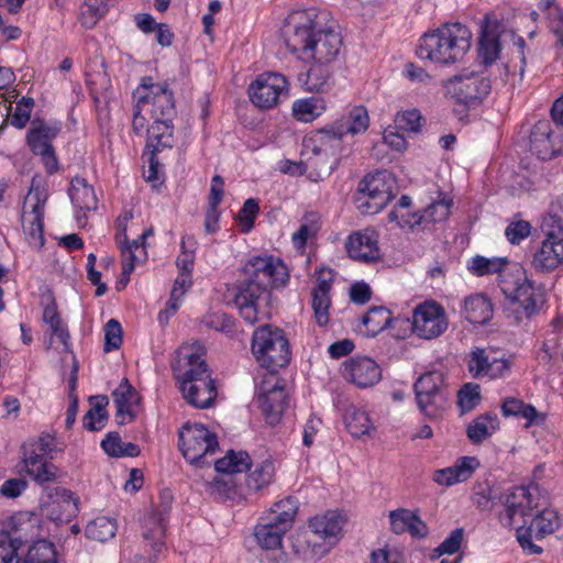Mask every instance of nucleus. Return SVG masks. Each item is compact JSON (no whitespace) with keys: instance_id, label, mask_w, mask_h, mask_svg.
Returning a JSON list of instances; mask_svg holds the SVG:
<instances>
[{"instance_id":"nucleus-8","label":"nucleus","mask_w":563,"mask_h":563,"mask_svg":"<svg viewBox=\"0 0 563 563\" xmlns=\"http://www.w3.org/2000/svg\"><path fill=\"white\" fill-rule=\"evenodd\" d=\"M499 287L514 312L527 318L538 313L545 301L543 286L529 279L521 267H514L503 276Z\"/></svg>"},{"instance_id":"nucleus-18","label":"nucleus","mask_w":563,"mask_h":563,"mask_svg":"<svg viewBox=\"0 0 563 563\" xmlns=\"http://www.w3.org/2000/svg\"><path fill=\"white\" fill-rule=\"evenodd\" d=\"M512 365V355L493 347H477L470 355L468 371L474 378L495 380L507 377Z\"/></svg>"},{"instance_id":"nucleus-43","label":"nucleus","mask_w":563,"mask_h":563,"mask_svg":"<svg viewBox=\"0 0 563 563\" xmlns=\"http://www.w3.org/2000/svg\"><path fill=\"white\" fill-rule=\"evenodd\" d=\"M277 468V462L272 457L253 464L246 477L247 490L260 492L268 487L274 482Z\"/></svg>"},{"instance_id":"nucleus-64","label":"nucleus","mask_w":563,"mask_h":563,"mask_svg":"<svg viewBox=\"0 0 563 563\" xmlns=\"http://www.w3.org/2000/svg\"><path fill=\"white\" fill-rule=\"evenodd\" d=\"M479 386L466 384L459 393V405L463 412L474 409L479 402Z\"/></svg>"},{"instance_id":"nucleus-16","label":"nucleus","mask_w":563,"mask_h":563,"mask_svg":"<svg viewBox=\"0 0 563 563\" xmlns=\"http://www.w3.org/2000/svg\"><path fill=\"white\" fill-rule=\"evenodd\" d=\"M178 438L179 450L190 464H208V457L218 449L216 434L201 423H185L179 430Z\"/></svg>"},{"instance_id":"nucleus-26","label":"nucleus","mask_w":563,"mask_h":563,"mask_svg":"<svg viewBox=\"0 0 563 563\" xmlns=\"http://www.w3.org/2000/svg\"><path fill=\"white\" fill-rule=\"evenodd\" d=\"M342 375L358 388H369L382 379V368L371 357L353 356L342 364Z\"/></svg>"},{"instance_id":"nucleus-60","label":"nucleus","mask_w":563,"mask_h":563,"mask_svg":"<svg viewBox=\"0 0 563 563\" xmlns=\"http://www.w3.org/2000/svg\"><path fill=\"white\" fill-rule=\"evenodd\" d=\"M34 107V100L29 97L21 98L14 108L12 113L11 123L18 129H22L26 125L31 118L32 109Z\"/></svg>"},{"instance_id":"nucleus-9","label":"nucleus","mask_w":563,"mask_h":563,"mask_svg":"<svg viewBox=\"0 0 563 563\" xmlns=\"http://www.w3.org/2000/svg\"><path fill=\"white\" fill-rule=\"evenodd\" d=\"M133 219L132 209L124 208L115 221V242L121 252L122 263L120 284L123 286L129 283L135 267L146 262V240L154 234L153 229L147 228L136 239L129 241L128 231L133 227Z\"/></svg>"},{"instance_id":"nucleus-3","label":"nucleus","mask_w":563,"mask_h":563,"mask_svg":"<svg viewBox=\"0 0 563 563\" xmlns=\"http://www.w3.org/2000/svg\"><path fill=\"white\" fill-rule=\"evenodd\" d=\"M244 285L234 298L241 317L254 324L266 316L269 288L283 287L289 279L287 266L280 258L265 255L253 256L242 268Z\"/></svg>"},{"instance_id":"nucleus-46","label":"nucleus","mask_w":563,"mask_h":563,"mask_svg":"<svg viewBox=\"0 0 563 563\" xmlns=\"http://www.w3.org/2000/svg\"><path fill=\"white\" fill-rule=\"evenodd\" d=\"M298 511V500L294 497H286L277 503L263 516L269 522L278 526L282 530L288 531L294 523Z\"/></svg>"},{"instance_id":"nucleus-6","label":"nucleus","mask_w":563,"mask_h":563,"mask_svg":"<svg viewBox=\"0 0 563 563\" xmlns=\"http://www.w3.org/2000/svg\"><path fill=\"white\" fill-rule=\"evenodd\" d=\"M472 45V32L461 23H445L423 34L417 55L430 63L450 66L461 62Z\"/></svg>"},{"instance_id":"nucleus-52","label":"nucleus","mask_w":563,"mask_h":563,"mask_svg":"<svg viewBox=\"0 0 563 563\" xmlns=\"http://www.w3.org/2000/svg\"><path fill=\"white\" fill-rule=\"evenodd\" d=\"M91 408L84 417V426L90 431L101 430L108 420L106 407L109 400L106 396H95L90 398Z\"/></svg>"},{"instance_id":"nucleus-10","label":"nucleus","mask_w":563,"mask_h":563,"mask_svg":"<svg viewBox=\"0 0 563 563\" xmlns=\"http://www.w3.org/2000/svg\"><path fill=\"white\" fill-rule=\"evenodd\" d=\"M347 516L341 510H327L317 514L308 521V531L318 541H307L308 550L303 553L305 560L317 561L325 556L343 537Z\"/></svg>"},{"instance_id":"nucleus-23","label":"nucleus","mask_w":563,"mask_h":563,"mask_svg":"<svg viewBox=\"0 0 563 563\" xmlns=\"http://www.w3.org/2000/svg\"><path fill=\"white\" fill-rule=\"evenodd\" d=\"M59 126L43 121L32 122L27 132V144L31 151L41 156L42 164L48 174L58 170V159L52 145L53 140L57 136Z\"/></svg>"},{"instance_id":"nucleus-48","label":"nucleus","mask_w":563,"mask_h":563,"mask_svg":"<svg viewBox=\"0 0 563 563\" xmlns=\"http://www.w3.org/2000/svg\"><path fill=\"white\" fill-rule=\"evenodd\" d=\"M286 532L280 527L262 517L255 527L254 537L263 549H279Z\"/></svg>"},{"instance_id":"nucleus-21","label":"nucleus","mask_w":563,"mask_h":563,"mask_svg":"<svg viewBox=\"0 0 563 563\" xmlns=\"http://www.w3.org/2000/svg\"><path fill=\"white\" fill-rule=\"evenodd\" d=\"M40 512L57 525L69 522L79 512V498L69 489L53 487L42 496Z\"/></svg>"},{"instance_id":"nucleus-50","label":"nucleus","mask_w":563,"mask_h":563,"mask_svg":"<svg viewBox=\"0 0 563 563\" xmlns=\"http://www.w3.org/2000/svg\"><path fill=\"white\" fill-rule=\"evenodd\" d=\"M118 530V522L114 517L99 516L89 521L85 533L88 539L106 542L112 539Z\"/></svg>"},{"instance_id":"nucleus-11","label":"nucleus","mask_w":563,"mask_h":563,"mask_svg":"<svg viewBox=\"0 0 563 563\" xmlns=\"http://www.w3.org/2000/svg\"><path fill=\"white\" fill-rule=\"evenodd\" d=\"M251 467L250 455L244 451H229L227 454L214 461V470L218 475L206 483L207 492L218 499L239 500L245 495L236 486L232 475L242 473Z\"/></svg>"},{"instance_id":"nucleus-14","label":"nucleus","mask_w":563,"mask_h":563,"mask_svg":"<svg viewBox=\"0 0 563 563\" xmlns=\"http://www.w3.org/2000/svg\"><path fill=\"white\" fill-rule=\"evenodd\" d=\"M396 179L387 170L365 176L358 185L356 208L366 214L379 212L394 197Z\"/></svg>"},{"instance_id":"nucleus-22","label":"nucleus","mask_w":563,"mask_h":563,"mask_svg":"<svg viewBox=\"0 0 563 563\" xmlns=\"http://www.w3.org/2000/svg\"><path fill=\"white\" fill-rule=\"evenodd\" d=\"M444 88L446 95L457 102L470 104L485 98L490 90V84L485 76L464 70L449 79Z\"/></svg>"},{"instance_id":"nucleus-37","label":"nucleus","mask_w":563,"mask_h":563,"mask_svg":"<svg viewBox=\"0 0 563 563\" xmlns=\"http://www.w3.org/2000/svg\"><path fill=\"white\" fill-rule=\"evenodd\" d=\"M493 303L484 294H472L464 298L461 312L472 324H485L493 317Z\"/></svg>"},{"instance_id":"nucleus-30","label":"nucleus","mask_w":563,"mask_h":563,"mask_svg":"<svg viewBox=\"0 0 563 563\" xmlns=\"http://www.w3.org/2000/svg\"><path fill=\"white\" fill-rule=\"evenodd\" d=\"M481 462L476 456H461L451 466L437 470L432 481L442 487L464 483L479 468Z\"/></svg>"},{"instance_id":"nucleus-1","label":"nucleus","mask_w":563,"mask_h":563,"mask_svg":"<svg viewBox=\"0 0 563 563\" xmlns=\"http://www.w3.org/2000/svg\"><path fill=\"white\" fill-rule=\"evenodd\" d=\"M283 36L288 51L306 64H330L342 47L331 14L318 8L291 11L285 19Z\"/></svg>"},{"instance_id":"nucleus-57","label":"nucleus","mask_w":563,"mask_h":563,"mask_svg":"<svg viewBox=\"0 0 563 563\" xmlns=\"http://www.w3.org/2000/svg\"><path fill=\"white\" fill-rule=\"evenodd\" d=\"M195 245L192 238L184 236L181 239V253L177 257L176 266L178 268L177 277H186V279H192L191 273L195 263Z\"/></svg>"},{"instance_id":"nucleus-56","label":"nucleus","mask_w":563,"mask_h":563,"mask_svg":"<svg viewBox=\"0 0 563 563\" xmlns=\"http://www.w3.org/2000/svg\"><path fill=\"white\" fill-rule=\"evenodd\" d=\"M107 10L104 0H85L80 7L79 21L86 29H91L104 16Z\"/></svg>"},{"instance_id":"nucleus-53","label":"nucleus","mask_w":563,"mask_h":563,"mask_svg":"<svg viewBox=\"0 0 563 563\" xmlns=\"http://www.w3.org/2000/svg\"><path fill=\"white\" fill-rule=\"evenodd\" d=\"M43 321L46 323L51 331L52 336L56 338L62 344L66 345L69 334L66 325L64 324L54 300L47 302L43 308Z\"/></svg>"},{"instance_id":"nucleus-58","label":"nucleus","mask_w":563,"mask_h":563,"mask_svg":"<svg viewBox=\"0 0 563 563\" xmlns=\"http://www.w3.org/2000/svg\"><path fill=\"white\" fill-rule=\"evenodd\" d=\"M25 563H57L54 544L44 539L36 541L30 547Z\"/></svg>"},{"instance_id":"nucleus-35","label":"nucleus","mask_w":563,"mask_h":563,"mask_svg":"<svg viewBox=\"0 0 563 563\" xmlns=\"http://www.w3.org/2000/svg\"><path fill=\"white\" fill-rule=\"evenodd\" d=\"M390 530L396 534L408 532L413 538H424L429 530L416 511L398 508L388 512Z\"/></svg>"},{"instance_id":"nucleus-13","label":"nucleus","mask_w":563,"mask_h":563,"mask_svg":"<svg viewBox=\"0 0 563 563\" xmlns=\"http://www.w3.org/2000/svg\"><path fill=\"white\" fill-rule=\"evenodd\" d=\"M252 352L257 363L272 373L286 366L290 360L289 343L284 332L271 325L261 327L254 332Z\"/></svg>"},{"instance_id":"nucleus-39","label":"nucleus","mask_w":563,"mask_h":563,"mask_svg":"<svg viewBox=\"0 0 563 563\" xmlns=\"http://www.w3.org/2000/svg\"><path fill=\"white\" fill-rule=\"evenodd\" d=\"M561 525L560 516L554 508L551 507H538L532 518L530 519L525 531L530 533L532 537H544L553 533Z\"/></svg>"},{"instance_id":"nucleus-41","label":"nucleus","mask_w":563,"mask_h":563,"mask_svg":"<svg viewBox=\"0 0 563 563\" xmlns=\"http://www.w3.org/2000/svg\"><path fill=\"white\" fill-rule=\"evenodd\" d=\"M332 124L344 139L347 134L356 135L366 132L369 126V115L366 108L356 106L351 108Z\"/></svg>"},{"instance_id":"nucleus-33","label":"nucleus","mask_w":563,"mask_h":563,"mask_svg":"<svg viewBox=\"0 0 563 563\" xmlns=\"http://www.w3.org/2000/svg\"><path fill=\"white\" fill-rule=\"evenodd\" d=\"M530 146L531 152L542 161L552 158L561 150L560 137L552 132L549 121H539L533 126Z\"/></svg>"},{"instance_id":"nucleus-51","label":"nucleus","mask_w":563,"mask_h":563,"mask_svg":"<svg viewBox=\"0 0 563 563\" xmlns=\"http://www.w3.org/2000/svg\"><path fill=\"white\" fill-rule=\"evenodd\" d=\"M393 320L390 311L385 307H372L362 317L364 333L374 336L387 328Z\"/></svg>"},{"instance_id":"nucleus-7","label":"nucleus","mask_w":563,"mask_h":563,"mask_svg":"<svg viewBox=\"0 0 563 563\" xmlns=\"http://www.w3.org/2000/svg\"><path fill=\"white\" fill-rule=\"evenodd\" d=\"M505 510L500 522L517 531L521 548L530 554H539L542 548L531 542L530 533L525 531L536 509L541 506V495L537 485L519 486L511 489L505 499Z\"/></svg>"},{"instance_id":"nucleus-2","label":"nucleus","mask_w":563,"mask_h":563,"mask_svg":"<svg viewBox=\"0 0 563 563\" xmlns=\"http://www.w3.org/2000/svg\"><path fill=\"white\" fill-rule=\"evenodd\" d=\"M134 99L132 125L135 133L146 132V146L154 151L172 147L175 104L168 84L153 82L152 78H144L134 92Z\"/></svg>"},{"instance_id":"nucleus-17","label":"nucleus","mask_w":563,"mask_h":563,"mask_svg":"<svg viewBox=\"0 0 563 563\" xmlns=\"http://www.w3.org/2000/svg\"><path fill=\"white\" fill-rule=\"evenodd\" d=\"M254 402L269 424L277 423L288 406L284 382L275 373L267 372L256 387Z\"/></svg>"},{"instance_id":"nucleus-49","label":"nucleus","mask_w":563,"mask_h":563,"mask_svg":"<svg viewBox=\"0 0 563 563\" xmlns=\"http://www.w3.org/2000/svg\"><path fill=\"white\" fill-rule=\"evenodd\" d=\"M563 329V317H558L552 322V331L548 333L540 355L543 361H562L563 362V345L560 335Z\"/></svg>"},{"instance_id":"nucleus-5","label":"nucleus","mask_w":563,"mask_h":563,"mask_svg":"<svg viewBox=\"0 0 563 563\" xmlns=\"http://www.w3.org/2000/svg\"><path fill=\"white\" fill-rule=\"evenodd\" d=\"M525 45V40L516 35L514 30L495 14L485 16L478 42V56L483 64L492 65L500 57L503 51H507V54L511 55L505 66L507 73L518 71L521 78L526 65Z\"/></svg>"},{"instance_id":"nucleus-27","label":"nucleus","mask_w":563,"mask_h":563,"mask_svg":"<svg viewBox=\"0 0 563 563\" xmlns=\"http://www.w3.org/2000/svg\"><path fill=\"white\" fill-rule=\"evenodd\" d=\"M443 380V374L440 371H431L421 375L415 385L418 406L427 416H433L435 411L432 406L443 401L440 394Z\"/></svg>"},{"instance_id":"nucleus-20","label":"nucleus","mask_w":563,"mask_h":563,"mask_svg":"<svg viewBox=\"0 0 563 563\" xmlns=\"http://www.w3.org/2000/svg\"><path fill=\"white\" fill-rule=\"evenodd\" d=\"M249 95L257 108L271 109L288 97V79L279 73H263L250 85Z\"/></svg>"},{"instance_id":"nucleus-31","label":"nucleus","mask_w":563,"mask_h":563,"mask_svg":"<svg viewBox=\"0 0 563 563\" xmlns=\"http://www.w3.org/2000/svg\"><path fill=\"white\" fill-rule=\"evenodd\" d=\"M453 206L452 197L444 191H437V198L423 210L422 213L412 212L410 220H406L405 224H409V229L421 227L427 229L429 223H437L446 220Z\"/></svg>"},{"instance_id":"nucleus-62","label":"nucleus","mask_w":563,"mask_h":563,"mask_svg":"<svg viewBox=\"0 0 563 563\" xmlns=\"http://www.w3.org/2000/svg\"><path fill=\"white\" fill-rule=\"evenodd\" d=\"M499 496L498 490L489 484H479L474 492V503L482 509H492L495 499Z\"/></svg>"},{"instance_id":"nucleus-36","label":"nucleus","mask_w":563,"mask_h":563,"mask_svg":"<svg viewBox=\"0 0 563 563\" xmlns=\"http://www.w3.org/2000/svg\"><path fill=\"white\" fill-rule=\"evenodd\" d=\"M510 261L506 256H492L486 257L483 255H475L466 263L467 271L476 277L497 275L499 280L503 276L511 273L509 268Z\"/></svg>"},{"instance_id":"nucleus-59","label":"nucleus","mask_w":563,"mask_h":563,"mask_svg":"<svg viewBox=\"0 0 563 563\" xmlns=\"http://www.w3.org/2000/svg\"><path fill=\"white\" fill-rule=\"evenodd\" d=\"M532 225L529 221L515 219L508 223L505 230L507 241L512 245H519L531 234Z\"/></svg>"},{"instance_id":"nucleus-45","label":"nucleus","mask_w":563,"mask_h":563,"mask_svg":"<svg viewBox=\"0 0 563 563\" xmlns=\"http://www.w3.org/2000/svg\"><path fill=\"white\" fill-rule=\"evenodd\" d=\"M328 109L322 97H306L292 102L291 112L294 118L302 123H311L320 118Z\"/></svg>"},{"instance_id":"nucleus-40","label":"nucleus","mask_w":563,"mask_h":563,"mask_svg":"<svg viewBox=\"0 0 563 563\" xmlns=\"http://www.w3.org/2000/svg\"><path fill=\"white\" fill-rule=\"evenodd\" d=\"M343 422L353 438L369 437L375 426L366 410L355 405H349L343 412Z\"/></svg>"},{"instance_id":"nucleus-38","label":"nucleus","mask_w":563,"mask_h":563,"mask_svg":"<svg viewBox=\"0 0 563 563\" xmlns=\"http://www.w3.org/2000/svg\"><path fill=\"white\" fill-rule=\"evenodd\" d=\"M329 64H312L306 74L299 76V82L308 92L325 93L333 87Z\"/></svg>"},{"instance_id":"nucleus-54","label":"nucleus","mask_w":563,"mask_h":563,"mask_svg":"<svg viewBox=\"0 0 563 563\" xmlns=\"http://www.w3.org/2000/svg\"><path fill=\"white\" fill-rule=\"evenodd\" d=\"M101 446L109 456L113 457H133L137 456L140 453V449L136 444L122 441L117 433H109L106 439L102 440Z\"/></svg>"},{"instance_id":"nucleus-25","label":"nucleus","mask_w":563,"mask_h":563,"mask_svg":"<svg viewBox=\"0 0 563 563\" xmlns=\"http://www.w3.org/2000/svg\"><path fill=\"white\" fill-rule=\"evenodd\" d=\"M173 496L169 490L161 494V504L157 506L145 521L143 538L146 547L153 550L151 561H155L159 553L165 549L166 521L172 508Z\"/></svg>"},{"instance_id":"nucleus-32","label":"nucleus","mask_w":563,"mask_h":563,"mask_svg":"<svg viewBox=\"0 0 563 563\" xmlns=\"http://www.w3.org/2000/svg\"><path fill=\"white\" fill-rule=\"evenodd\" d=\"M115 404V418L118 423L126 424L134 420L140 408V395L136 389L128 382L122 379L120 385L112 393Z\"/></svg>"},{"instance_id":"nucleus-24","label":"nucleus","mask_w":563,"mask_h":563,"mask_svg":"<svg viewBox=\"0 0 563 563\" xmlns=\"http://www.w3.org/2000/svg\"><path fill=\"white\" fill-rule=\"evenodd\" d=\"M563 264V232L545 229L543 239L534 249L531 266L538 273H551Z\"/></svg>"},{"instance_id":"nucleus-61","label":"nucleus","mask_w":563,"mask_h":563,"mask_svg":"<svg viewBox=\"0 0 563 563\" xmlns=\"http://www.w3.org/2000/svg\"><path fill=\"white\" fill-rule=\"evenodd\" d=\"M258 211V202L255 199L250 198L244 202L238 214L242 232L247 233L252 230Z\"/></svg>"},{"instance_id":"nucleus-28","label":"nucleus","mask_w":563,"mask_h":563,"mask_svg":"<svg viewBox=\"0 0 563 563\" xmlns=\"http://www.w3.org/2000/svg\"><path fill=\"white\" fill-rule=\"evenodd\" d=\"M334 279L331 268L322 267L317 272L316 286L312 291V308L316 322L324 327L330 320L331 297L330 291Z\"/></svg>"},{"instance_id":"nucleus-4","label":"nucleus","mask_w":563,"mask_h":563,"mask_svg":"<svg viewBox=\"0 0 563 563\" xmlns=\"http://www.w3.org/2000/svg\"><path fill=\"white\" fill-rule=\"evenodd\" d=\"M203 356L205 347L200 343L186 344L177 350L173 364V372L184 398L198 408H208L217 396Z\"/></svg>"},{"instance_id":"nucleus-44","label":"nucleus","mask_w":563,"mask_h":563,"mask_svg":"<svg viewBox=\"0 0 563 563\" xmlns=\"http://www.w3.org/2000/svg\"><path fill=\"white\" fill-rule=\"evenodd\" d=\"M23 470L36 483L44 484L56 479L58 468L44 455L32 452L23 459Z\"/></svg>"},{"instance_id":"nucleus-19","label":"nucleus","mask_w":563,"mask_h":563,"mask_svg":"<svg viewBox=\"0 0 563 563\" xmlns=\"http://www.w3.org/2000/svg\"><path fill=\"white\" fill-rule=\"evenodd\" d=\"M449 327L445 309L434 300L419 303L412 312V332L420 339L433 340L442 335Z\"/></svg>"},{"instance_id":"nucleus-55","label":"nucleus","mask_w":563,"mask_h":563,"mask_svg":"<svg viewBox=\"0 0 563 563\" xmlns=\"http://www.w3.org/2000/svg\"><path fill=\"white\" fill-rule=\"evenodd\" d=\"M191 286L192 279H186V277H177L175 279L170 291V297L166 303V309L159 313V320H162L164 316H166V319H168L169 316L174 314L179 309L184 301L185 295L191 288Z\"/></svg>"},{"instance_id":"nucleus-15","label":"nucleus","mask_w":563,"mask_h":563,"mask_svg":"<svg viewBox=\"0 0 563 563\" xmlns=\"http://www.w3.org/2000/svg\"><path fill=\"white\" fill-rule=\"evenodd\" d=\"M302 147L306 154L313 155L322 163H330L331 170L350 153V147L332 123L309 133L303 139Z\"/></svg>"},{"instance_id":"nucleus-34","label":"nucleus","mask_w":563,"mask_h":563,"mask_svg":"<svg viewBox=\"0 0 563 563\" xmlns=\"http://www.w3.org/2000/svg\"><path fill=\"white\" fill-rule=\"evenodd\" d=\"M345 246L353 260L369 263L379 258L378 241L374 231L365 230L351 234Z\"/></svg>"},{"instance_id":"nucleus-29","label":"nucleus","mask_w":563,"mask_h":563,"mask_svg":"<svg viewBox=\"0 0 563 563\" xmlns=\"http://www.w3.org/2000/svg\"><path fill=\"white\" fill-rule=\"evenodd\" d=\"M68 196L75 208V219L79 227L87 223L86 211H93L98 206V197L95 188L82 177H74L70 181Z\"/></svg>"},{"instance_id":"nucleus-12","label":"nucleus","mask_w":563,"mask_h":563,"mask_svg":"<svg viewBox=\"0 0 563 563\" xmlns=\"http://www.w3.org/2000/svg\"><path fill=\"white\" fill-rule=\"evenodd\" d=\"M47 199L48 191L45 183L37 176L33 177L23 202L21 222L29 245L37 250L44 244L43 220Z\"/></svg>"},{"instance_id":"nucleus-47","label":"nucleus","mask_w":563,"mask_h":563,"mask_svg":"<svg viewBox=\"0 0 563 563\" xmlns=\"http://www.w3.org/2000/svg\"><path fill=\"white\" fill-rule=\"evenodd\" d=\"M499 428V419L495 413L482 415L470 422L466 429L470 441L474 444L482 443L492 437Z\"/></svg>"},{"instance_id":"nucleus-42","label":"nucleus","mask_w":563,"mask_h":563,"mask_svg":"<svg viewBox=\"0 0 563 563\" xmlns=\"http://www.w3.org/2000/svg\"><path fill=\"white\" fill-rule=\"evenodd\" d=\"M501 410L506 417H517L526 420V428L542 426L547 420L544 412L538 411L532 405L514 397L505 399Z\"/></svg>"},{"instance_id":"nucleus-63","label":"nucleus","mask_w":563,"mask_h":563,"mask_svg":"<svg viewBox=\"0 0 563 563\" xmlns=\"http://www.w3.org/2000/svg\"><path fill=\"white\" fill-rule=\"evenodd\" d=\"M21 542L0 531V563H15Z\"/></svg>"}]
</instances>
